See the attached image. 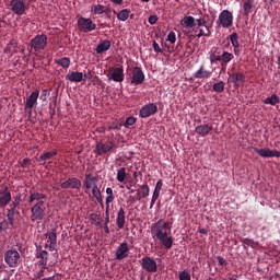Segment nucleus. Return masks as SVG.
I'll return each instance as SVG.
<instances>
[{"label": "nucleus", "instance_id": "1", "mask_svg": "<svg viewBox=\"0 0 280 280\" xmlns=\"http://www.w3.org/2000/svg\"><path fill=\"white\" fill-rule=\"evenodd\" d=\"M151 235L154 242H160L166 250L174 246V237L172 236V223L160 219L151 226Z\"/></svg>", "mask_w": 280, "mask_h": 280}, {"label": "nucleus", "instance_id": "2", "mask_svg": "<svg viewBox=\"0 0 280 280\" xmlns=\"http://www.w3.org/2000/svg\"><path fill=\"white\" fill-rule=\"evenodd\" d=\"M4 261L9 268H19L23 262L21 254L16 249H8L4 253Z\"/></svg>", "mask_w": 280, "mask_h": 280}, {"label": "nucleus", "instance_id": "3", "mask_svg": "<svg viewBox=\"0 0 280 280\" xmlns=\"http://www.w3.org/2000/svg\"><path fill=\"white\" fill-rule=\"evenodd\" d=\"M127 75L130 77L131 86H139L145 82V73H143L141 67H133L131 73L127 72Z\"/></svg>", "mask_w": 280, "mask_h": 280}, {"label": "nucleus", "instance_id": "4", "mask_svg": "<svg viewBox=\"0 0 280 280\" xmlns=\"http://www.w3.org/2000/svg\"><path fill=\"white\" fill-rule=\"evenodd\" d=\"M77 25L78 30L83 34H89V32H94V30H97V24L94 23L91 18H79Z\"/></svg>", "mask_w": 280, "mask_h": 280}, {"label": "nucleus", "instance_id": "5", "mask_svg": "<svg viewBox=\"0 0 280 280\" xmlns=\"http://www.w3.org/2000/svg\"><path fill=\"white\" fill-rule=\"evenodd\" d=\"M117 150V144L113 141H106V142H97L95 145V154L97 156H104V154H107V152H115Z\"/></svg>", "mask_w": 280, "mask_h": 280}, {"label": "nucleus", "instance_id": "6", "mask_svg": "<svg viewBox=\"0 0 280 280\" xmlns=\"http://www.w3.org/2000/svg\"><path fill=\"white\" fill-rule=\"evenodd\" d=\"M217 24H219L224 30H229V27H233V13L229 10H223L219 14Z\"/></svg>", "mask_w": 280, "mask_h": 280}, {"label": "nucleus", "instance_id": "7", "mask_svg": "<svg viewBox=\"0 0 280 280\" xmlns=\"http://www.w3.org/2000/svg\"><path fill=\"white\" fill-rule=\"evenodd\" d=\"M31 220L32 222H36V220L40 221L45 218V201L36 202L31 208Z\"/></svg>", "mask_w": 280, "mask_h": 280}, {"label": "nucleus", "instance_id": "8", "mask_svg": "<svg viewBox=\"0 0 280 280\" xmlns=\"http://www.w3.org/2000/svg\"><path fill=\"white\" fill-rule=\"evenodd\" d=\"M30 47L33 48L34 51H43L45 47H47V35H36L30 40Z\"/></svg>", "mask_w": 280, "mask_h": 280}, {"label": "nucleus", "instance_id": "9", "mask_svg": "<svg viewBox=\"0 0 280 280\" xmlns=\"http://www.w3.org/2000/svg\"><path fill=\"white\" fill-rule=\"evenodd\" d=\"M10 8L11 12H13V14L16 16H23V14H25V12L28 10V5L24 2V0H11Z\"/></svg>", "mask_w": 280, "mask_h": 280}, {"label": "nucleus", "instance_id": "10", "mask_svg": "<svg viewBox=\"0 0 280 280\" xmlns=\"http://www.w3.org/2000/svg\"><path fill=\"white\" fill-rule=\"evenodd\" d=\"M140 265L142 270L145 272H158L159 266L156 265V260L150 256H144L140 260Z\"/></svg>", "mask_w": 280, "mask_h": 280}, {"label": "nucleus", "instance_id": "11", "mask_svg": "<svg viewBox=\"0 0 280 280\" xmlns=\"http://www.w3.org/2000/svg\"><path fill=\"white\" fill-rule=\"evenodd\" d=\"M159 113V106L155 103H149L141 107L139 110V117L141 119H148V117H152V115H156Z\"/></svg>", "mask_w": 280, "mask_h": 280}, {"label": "nucleus", "instance_id": "12", "mask_svg": "<svg viewBox=\"0 0 280 280\" xmlns=\"http://www.w3.org/2000/svg\"><path fill=\"white\" fill-rule=\"evenodd\" d=\"M129 255H130V247H128V243L127 242L120 243L115 250V259H117V261H121L126 259Z\"/></svg>", "mask_w": 280, "mask_h": 280}, {"label": "nucleus", "instance_id": "13", "mask_svg": "<svg viewBox=\"0 0 280 280\" xmlns=\"http://www.w3.org/2000/svg\"><path fill=\"white\" fill-rule=\"evenodd\" d=\"M228 82L234 84L235 89H240V86H243L244 82H246V75L244 72H232L230 73Z\"/></svg>", "mask_w": 280, "mask_h": 280}, {"label": "nucleus", "instance_id": "14", "mask_svg": "<svg viewBox=\"0 0 280 280\" xmlns=\"http://www.w3.org/2000/svg\"><path fill=\"white\" fill-rule=\"evenodd\" d=\"M82 187V180L78 177H69L67 180L60 184L61 189H80Z\"/></svg>", "mask_w": 280, "mask_h": 280}, {"label": "nucleus", "instance_id": "15", "mask_svg": "<svg viewBox=\"0 0 280 280\" xmlns=\"http://www.w3.org/2000/svg\"><path fill=\"white\" fill-rule=\"evenodd\" d=\"M100 178L97 176H93V174H85V178L83 180V187L85 189V194H89V189H93L97 187Z\"/></svg>", "mask_w": 280, "mask_h": 280}, {"label": "nucleus", "instance_id": "16", "mask_svg": "<svg viewBox=\"0 0 280 280\" xmlns=\"http://www.w3.org/2000/svg\"><path fill=\"white\" fill-rule=\"evenodd\" d=\"M211 75H213V71L207 70L205 65H201L199 69L192 74V78H195V80H209Z\"/></svg>", "mask_w": 280, "mask_h": 280}, {"label": "nucleus", "instance_id": "17", "mask_svg": "<svg viewBox=\"0 0 280 280\" xmlns=\"http://www.w3.org/2000/svg\"><path fill=\"white\" fill-rule=\"evenodd\" d=\"M108 73L114 82H124V67L109 68Z\"/></svg>", "mask_w": 280, "mask_h": 280}, {"label": "nucleus", "instance_id": "18", "mask_svg": "<svg viewBox=\"0 0 280 280\" xmlns=\"http://www.w3.org/2000/svg\"><path fill=\"white\" fill-rule=\"evenodd\" d=\"M40 95V91L35 90L31 93V95L26 98L25 102V110H32L34 106L38 103V96Z\"/></svg>", "mask_w": 280, "mask_h": 280}, {"label": "nucleus", "instance_id": "19", "mask_svg": "<svg viewBox=\"0 0 280 280\" xmlns=\"http://www.w3.org/2000/svg\"><path fill=\"white\" fill-rule=\"evenodd\" d=\"M235 56L232 52L226 50L221 52V73H226V67H229V62L233 60Z\"/></svg>", "mask_w": 280, "mask_h": 280}, {"label": "nucleus", "instance_id": "20", "mask_svg": "<svg viewBox=\"0 0 280 280\" xmlns=\"http://www.w3.org/2000/svg\"><path fill=\"white\" fill-rule=\"evenodd\" d=\"M12 200V192H10V189L4 188L3 190H0V207H8Z\"/></svg>", "mask_w": 280, "mask_h": 280}, {"label": "nucleus", "instance_id": "21", "mask_svg": "<svg viewBox=\"0 0 280 280\" xmlns=\"http://www.w3.org/2000/svg\"><path fill=\"white\" fill-rule=\"evenodd\" d=\"M228 39L231 42V45L234 48V56H240V54H242L240 50V35L237 33H232Z\"/></svg>", "mask_w": 280, "mask_h": 280}, {"label": "nucleus", "instance_id": "22", "mask_svg": "<svg viewBox=\"0 0 280 280\" xmlns=\"http://www.w3.org/2000/svg\"><path fill=\"white\" fill-rule=\"evenodd\" d=\"M84 78H88L86 74L84 75V73L79 72V71L69 72L66 75V80H68V82H75V83L82 82L84 80Z\"/></svg>", "mask_w": 280, "mask_h": 280}, {"label": "nucleus", "instance_id": "23", "mask_svg": "<svg viewBox=\"0 0 280 280\" xmlns=\"http://www.w3.org/2000/svg\"><path fill=\"white\" fill-rule=\"evenodd\" d=\"M213 130V126L206 124V125H198L195 128V132H197V135H199V137H207V135H209V132H211Z\"/></svg>", "mask_w": 280, "mask_h": 280}, {"label": "nucleus", "instance_id": "24", "mask_svg": "<svg viewBox=\"0 0 280 280\" xmlns=\"http://www.w3.org/2000/svg\"><path fill=\"white\" fill-rule=\"evenodd\" d=\"M182 27L185 30H192V27H196V18L191 15H186L184 19L180 21Z\"/></svg>", "mask_w": 280, "mask_h": 280}, {"label": "nucleus", "instance_id": "25", "mask_svg": "<svg viewBox=\"0 0 280 280\" xmlns=\"http://www.w3.org/2000/svg\"><path fill=\"white\" fill-rule=\"evenodd\" d=\"M46 198L47 195L43 192L31 191L28 202L30 205H33V202H44L43 200H45Z\"/></svg>", "mask_w": 280, "mask_h": 280}, {"label": "nucleus", "instance_id": "26", "mask_svg": "<svg viewBox=\"0 0 280 280\" xmlns=\"http://www.w3.org/2000/svg\"><path fill=\"white\" fill-rule=\"evenodd\" d=\"M116 224L118 229H124V226H126V210L121 207L117 212Z\"/></svg>", "mask_w": 280, "mask_h": 280}, {"label": "nucleus", "instance_id": "27", "mask_svg": "<svg viewBox=\"0 0 280 280\" xmlns=\"http://www.w3.org/2000/svg\"><path fill=\"white\" fill-rule=\"evenodd\" d=\"M36 258L38 260V266H47V262L49 261V253L45 249L40 250L37 255Z\"/></svg>", "mask_w": 280, "mask_h": 280}, {"label": "nucleus", "instance_id": "28", "mask_svg": "<svg viewBox=\"0 0 280 280\" xmlns=\"http://www.w3.org/2000/svg\"><path fill=\"white\" fill-rule=\"evenodd\" d=\"M253 8H255V0H244L243 1L244 16H248L250 12H253Z\"/></svg>", "mask_w": 280, "mask_h": 280}, {"label": "nucleus", "instance_id": "29", "mask_svg": "<svg viewBox=\"0 0 280 280\" xmlns=\"http://www.w3.org/2000/svg\"><path fill=\"white\" fill-rule=\"evenodd\" d=\"M110 45H112L110 40L108 39L103 40L96 46V54H105V51H108V49H110Z\"/></svg>", "mask_w": 280, "mask_h": 280}, {"label": "nucleus", "instance_id": "30", "mask_svg": "<svg viewBox=\"0 0 280 280\" xmlns=\"http://www.w3.org/2000/svg\"><path fill=\"white\" fill-rule=\"evenodd\" d=\"M210 62L211 65L215 62H220V67H222V50L215 49L211 55H210Z\"/></svg>", "mask_w": 280, "mask_h": 280}, {"label": "nucleus", "instance_id": "31", "mask_svg": "<svg viewBox=\"0 0 280 280\" xmlns=\"http://www.w3.org/2000/svg\"><path fill=\"white\" fill-rule=\"evenodd\" d=\"M114 14H116L118 21H128L130 19V10L129 9H122L119 12L114 11Z\"/></svg>", "mask_w": 280, "mask_h": 280}, {"label": "nucleus", "instance_id": "32", "mask_svg": "<svg viewBox=\"0 0 280 280\" xmlns=\"http://www.w3.org/2000/svg\"><path fill=\"white\" fill-rule=\"evenodd\" d=\"M92 196H94L96 202L104 208V199L102 198V190H100V187L94 186V188H92Z\"/></svg>", "mask_w": 280, "mask_h": 280}, {"label": "nucleus", "instance_id": "33", "mask_svg": "<svg viewBox=\"0 0 280 280\" xmlns=\"http://www.w3.org/2000/svg\"><path fill=\"white\" fill-rule=\"evenodd\" d=\"M18 214L19 215V211H16V209L14 208H10L7 209V219L9 221L10 226H14V215Z\"/></svg>", "mask_w": 280, "mask_h": 280}, {"label": "nucleus", "instance_id": "34", "mask_svg": "<svg viewBox=\"0 0 280 280\" xmlns=\"http://www.w3.org/2000/svg\"><path fill=\"white\" fill-rule=\"evenodd\" d=\"M207 21H209V14H206L203 15V18L195 20L198 30H200V27H206V30H209V26H207Z\"/></svg>", "mask_w": 280, "mask_h": 280}, {"label": "nucleus", "instance_id": "35", "mask_svg": "<svg viewBox=\"0 0 280 280\" xmlns=\"http://www.w3.org/2000/svg\"><path fill=\"white\" fill-rule=\"evenodd\" d=\"M264 104H270V106H277V104H280V98L277 94H272L271 96L264 100Z\"/></svg>", "mask_w": 280, "mask_h": 280}, {"label": "nucleus", "instance_id": "36", "mask_svg": "<svg viewBox=\"0 0 280 280\" xmlns=\"http://www.w3.org/2000/svg\"><path fill=\"white\" fill-rule=\"evenodd\" d=\"M255 152H257L262 159H272V150L270 149H255Z\"/></svg>", "mask_w": 280, "mask_h": 280}, {"label": "nucleus", "instance_id": "37", "mask_svg": "<svg viewBox=\"0 0 280 280\" xmlns=\"http://www.w3.org/2000/svg\"><path fill=\"white\" fill-rule=\"evenodd\" d=\"M58 154L57 150H52L50 152H45L43 153L39 158L38 161H49L51 159H54V156H56Z\"/></svg>", "mask_w": 280, "mask_h": 280}, {"label": "nucleus", "instance_id": "38", "mask_svg": "<svg viewBox=\"0 0 280 280\" xmlns=\"http://www.w3.org/2000/svg\"><path fill=\"white\" fill-rule=\"evenodd\" d=\"M56 63L62 67V69H69V67H71V59L69 57H62L56 60Z\"/></svg>", "mask_w": 280, "mask_h": 280}, {"label": "nucleus", "instance_id": "39", "mask_svg": "<svg viewBox=\"0 0 280 280\" xmlns=\"http://www.w3.org/2000/svg\"><path fill=\"white\" fill-rule=\"evenodd\" d=\"M90 221L92 224H94V226H100L102 224V217H100L97 213H91Z\"/></svg>", "mask_w": 280, "mask_h": 280}, {"label": "nucleus", "instance_id": "40", "mask_svg": "<svg viewBox=\"0 0 280 280\" xmlns=\"http://www.w3.org/2000/svg\"><path fill=\"white\" fill-rule=\"evenodd\" d=\"M224 86H226V83L219 81L212 85V89L215 93H224Z\"/></svg>", "mask_w": 280, "mask_h": 280}, {"label": "nucleus", "instance_id": "41", "mask_svg": "<svg viewBox=\"0 0 280 280\" xmlns=\"http://www.w3.org/2000/svg\"><path fill=\"white\" fill-rule=\"evenodd\" d=\"M126 167H120L118 171H117V180L118 183H124L126 180Z\"/></svg>", "mask_w": 280, "mask_h": 280}, {"label": "nucleus", "instance_id": "42", "mask_svg": "<svg viewBox=\"0 0 280 280\" xmlns=\"http://www.w3.org/2000/svg\"><path fill=\"white\" fill-rule=\"evenodd\" d=\"M104 5L103 4H94L91 8V12H93V14H104Z\"/></svg>", "mask_w": 280, "mask_h": 280}, {"label": "nucleus", "instance_id": "43", "mask_svg": "<svg viewBox=\"0 0 280 280\" xmlns=\"http://www.w3.org/2000/svg\"><path fill=\"white\" fill-rule=\"evenodd\" d=\"M241 242L244 248H246V246H250V248H257L256 242L252 238H243Z\"/></svg>", "mask_w": 280, "mask_h": 280}, {"label": "nucleus", "instance_id": "44", "mask_svg": "<svg viewBox=\"0 0 280 280\" xmlns=\"http://www.w3.org/2000/svg\"><path fill=\"white\" fill-rule=\"evenodd\" d=\"M45 270H47V266H39V270L34 273V279H44Z\"/></svg>", "mask_w": 280, "mask_h": 280}, {"label": "nucleus", "instance_id": "45", "mask_svg": "<svg viewBox=\"0 0 280 280\" xmlns=\"http://www.w3.org/2000/svg\"><path fill=\"white\" fill-rule=\"evenodd\" d=\"M139 191L143 198H148V196H150V186L148 184H144L140 186Z\"/></svg>", "mask_w": 280, "mask_h": 280}, {"label": "nucleus", "instance_id": "46", "mask_svg": "<svg viewBox=\"0 0 280 280\" xmlns=\"http://www.w3.org/2000/svg\"><path fill=\"white\" fill-rule=\"evenodd\" d=\"M21 205V195H18L13 198V201L10 203L11 209H16Z\"/></svg>", "mask_w": 280, "mask_h": 280}, {"label": "nucleus", "instance_id": "47", "mask_svg": "<svg viewBox=\"0 0 280 280\" xmlns=\"http://www.w3.org/2000/svg\"><path fill=\"white\" fill-rule=\"evenodd\" d=\"M179 280H191V273L188 270L180 271Z\"/></svg>", "mask_w": 280, "mask_h": 280}, {"label": "nucleus", "instance_id": "48", "mask_svg": "<svg viewBox=\"0 0 280 280\" xmlns=\"http://www.w3.org/2000/svg\"><path fill=\"white\" fill-rule=\"evenodd\" d=\"M137 124V118L130 116L125 121V128H130V126H135Z\"/></svg>", "mask_w": 280, "mask_h": 280}, {"label": "nucleus", "instance_id": "49", "mask_svg": "<svg viewBox=\"0 0 280 280\" xmlns=\"http://www.w3.org/2000/svg\"><path fill=\"white\" fill-rule=\"evenodd\" d=\"M14 49H16V43L15 42H10L7 45L4 51H5V54H8V52L10 54V52L14 51Z\"/></svg>", "mask_w": 280, "mask_h": 280}, {"label": "nucleus", "instance_id": "50", "mask_svg": "<svg viewBox=\"0 0 280 280\" xmlns=\"http://www.w3.org/2000/svg\"><path fill=\"white\" fill-rule=\"evenodd\" d=\"M113 200H115V195H109V196L106 197V199H105V205H106L105 210L110 211V202H113Z\"/></svg>", "mask_w": 280, "mask_h": 280}, {"label": "nucleus", "instance_id": "51", "mask_svg": "<svg viewBox=\"0 0 280 280\" xmlns=\"http://www.w3.org/2000/svg\"><path fill=\"white\" fill-rule=\"evenodd\" d=\"M48 240L50 243H58V234L54 231L48 233Z\"/></svg>", "mask_w": 280, "mask_h": 280}, {"label": "nucleus", "instance_id": "52", "mask_svg": "<svg viewBox=\"0 0 280 280\" xmlns=\"http://www.w3.org/2000/svg\"><path fill=\"white\" fill-rule=\"evenodd\" d=\"M166 40H168V43H172L174 45V43H176V33H174V31H171L167 35Z\"/></svg>", "mask_w": 280, "mask_h": 280}, {"label": "nucleus", "instance_id": "53", "mask_svg": "<svg viewBox=\"0 0 280 280\" xmlns=\"http://www.w3.org/2000/svg\"><path fill=\"white\" fill-rule=\"evenodd\" d=\"M108 130H121V124H119V122H112L108 126Z\"/></svg>", "mask_w": 280, "mask_h": 280}, {"label": "nucleus", "instance_id": "54", "mask_svg": "<svg viewBox=\"0 0 280 280\" xmlns=\"http://www.w3.org/2000/svg\"><path fill=\"white\" fill-rule=\"evenodd\" d=\"M48 95H49V90L45 89V90L42 91L39 100H42V102H47V96Z\"/></svg>", "mask_w": 280, "mask_h": 280}, {"label": "nucleus", "instance_id": "55", "mask_svg": "<svg viewBox=\"0 0 280 280\" xmlns=\"http://www.w3.org/2000/svg\"><path fill=\"white\" fill-rule=\"evenodd\" d=\"M197 36H198V38H201V36L209 37V36H211V31H209V28H208L207 33H205V31L202 28H199V34Z\"/></svg>", "mask_w": 280, "mask_h": 280}, {"label": "nucleus", "instance_id": "56", "mask_svg": "<svg viewBox=\"0 0 280 280\" xmlns=\"http://www.w3.org/2000/svg\"><path fill=\"white\" fill-rule=\"evenodd\" d=\"M153 49L155 54H163V49L161 48V46H159V43H156V40L153 42Z\"/></svg>", "mask_w": 280, "mask_h": 280}, {"label": "nucleus", "instance_id": "57", "mask_svg": "<svg viewBox=\"0 0 280 280\" xmlns=\"http://www.w3.org/2000/svg\"><path fill=\"white\" fill-rule=\"evenodd\" d=\"M217 259H218V261H219V266H222V267H224V266H228L229 265V262L224 259V257H222V256H217Z\"/></svg>", "mask_w": 280, "mask_h": 280}, {"label": "nucleus", "instance_id": "58", "mask_svg": "<svg viewBox=\"0 0 280 280\" xmlns=\"http://www.w3.org/2000/svg\"><path fill=\"white\" fill-rule=\"evenodd\" d=\"M143 195H141V191H137V195H136V197H131V201L132 202H135V200H138V201H141V200H143Z\"/></svg>", "mask_w": 280, "mask_h": 280}, {"label": "nucleus", "instance_id": "59", "mask_svg": "<svg viewBox=\"0 0 280 280\" xmlns=\"http://www.w3.org/2000/svg\"><path fill=\"white\" fill-rule=\"evenodd\" d=\"M156 21H159V16H156V15H151L149 18L150 25H156Z\"/></svg>", "mask_w": 280, "mask_h": 280}, {"label": "nucleus", "instance_id": "60", "mask_svg": "<svg viewBox=\"0 0 280 280\" xmlns=\"http://www.w3.org/2000/svg\"><path fill=\"white\" fill-rule=\"evenodd\" d=\"M0 226H1V229L3 230V231H7V229H10V221H2L1 223H0Z\"/></svg>", "mask_w": 280, "mask_h": 280}, {"label": "nucleus", "instance_id": "61", "mask_svg": "<svg viewBox=\"0 0 280 280\" xmlns=\"http://www.w3.org/2000/svg\"><path fill=\"white\" fill-rule=\"evenodd\" d=\"M156 191H161V189H163V179H159L156 185H155V188H154Z\"/></svg>", "mask_w": 280, "mask_h": 280}, {"label": "nucleus", "instance_id": "62", "mask_svg": "<svg viewBox=\"0 0 280 280\" xmlns=\"http://www.w3.org/2000/svg\"><path fill=\"white\" fill-rule=\"evenodd\" d=\"M110 210H105V223L106 226H108V222H110V215H109Z\"/></svg>", "mask_w": 280, "mask_h": 280}, {"label": "nucleus", "instance_id": "63", "mask_svg": "<svg viewBox=\"0 0 280 280\" xmlns=\"http://www.w3.org/2000/svg\"><path fill=\"white\" fill-rule=\"evenodd\" d=\"M279 159L280 158V151L271 150V159Z\"/></svg>", "mask_w": 280, "mask_h": 280}, {"label": "nucleus", "instance_id": "64", "mask_svg": "<svg viewBox=\"0 0 280 280\" xmlns=\"http://www.w3.org/2000/svg\"><path fill=\"white\" fill-rule=\"evenodd\" d=\"M159 196H161V190L154 189L153 195H152L153 200H159Z\"/></svg>", "mask_w": 280, "mask_h": 280}]
</instances>
